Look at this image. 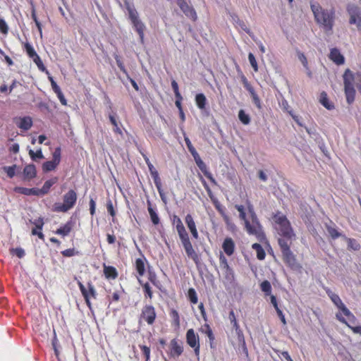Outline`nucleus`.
<instances>
[{"mask_svg": "<svg viewBox=\"0 0 361 361\" xmlns=\"http://www.w3.org/2000/svg\"><path fill=\"white\" fill-rule=\"evenodd\" d=\"M347 242H348V247L349 249L356 251V250H358L360 247V244L355 239L347 238Z\"/></svg>", "mask_w": 361, "mask_h": 361, "instance_id": "e433bc0d", "label": "nucleus"}, {"mask_svg": "<svg viewBox=\"0 0 361 361\" xmlns=\"http://www.w3.org/2000/svg\"><path fill=\"white\" fill-rule=\"evenodd\" d=\"M348 326L352 329L355 334L361 335V326H353L351 324H348Z\"/></svg>", "mask_w": 361, "mask_h": 361, "instance_id": "e2e57ef3", "label": "nucleus"}, {"mask_svg": "<svg viewBox=\"0 0 361 361\" xmlns=\"http://www.w3.org/2000/svg\"><path fill=\"white\" fill-rule=\"evenodd\" d=\"M249 218L246 217L245 212L240 214V218L244 221L246 231L258 238L262 235V227L252 206L248 207Z\"/></svg>", "mask_w": 361, "mask_h": 361, "instance_id": "7ed1b4c3", "label": "nucleus"}, {"mask_svg": "<svg viewBox=\"0 0 361 361\" xmlns=\"http://www.w3.org/2000/svg\"><path fill=\"white\" fill-rule=\"evenodd\" d=\"M185 252L188 255V257L190 259H192L194 262L197 264L200 262V258L197 255V253L195 251V250L192 247V243L187 245L183 247Z\"/></svg>", "mask_w": 361, "mask_h": 361, "instance_id": "dca6fc26", "label": "nucleus"}, {"mask_svg": "<svg viewBox=\"0 0 361 361\" xmlns=\"http://www.w3.org/2000/svg\"><path fill=\"white\" fill-rule=\"evenodd\" d=\"M106 208L108 212L110 214L111 216H115V211L114 209L113 203L111 200H109L106 202Z\"/></svg>", "mask_w": 361, "mask_h": 361, "instance_id": "3c124183", "label": "nucleus"}, {"mask_svg": "<svg viewBox=\"0 0 361 361\" xmlns=\"http://www.w3.org/2000/svg\"><path fill=\"white\" fill-rule=\"evenodd\" d=\"M326 228H327L328 233L333 238H337L341 235V234L338 232V231L335 228L328 226L326 227Z\"/></svg>", "mask_w": 361, "mask_h": 361, "instance_id": "79ce46f5", "label": "nucleus"}, {"mask_svg": "<svg viewBox=\"0 0 361 361\" xmlns=\"http://www.w3.org/2000/svg\"><path fill=\"white\" fill-rule=\"evenodd\" d=\"M171 87L174 91V93H175V96L177 99H182V97L179 92V90H178V83L175 81V80H173L172 82H171Z\"/></svg>", "mask_w": 361, "mask_h": 361, "instance_id": "a18cd8bd", "label": "nucleus"}, {"mask_svg": "<svg viewBox=\"0 0 361 361\" xmlns=\"http://www.w3.org/2000/svg\"><path fill=\"white\" fill-rule=\"evenodd\" d=\"M0 31L4 35H6L8 31V25L4 19H0Z\"/></svg>", "mask_w": 361, "mask_h": 361, "instance_id": "49530a36", "label": "nucleus"}, {"mask_svg": "<svg viewBox=\"0 0 361 361\" xmlns=\"http://www.w3.org/2000/svg\"><path fill=\"white\" fill-rule=\"evenodd\" d=\"M16 191L25 195H40L39 189L36 188H16Z\"/></svg>", "mask_w": 361, "mask_h": 361, "instance_id": "412c9836", "label": "nucleus"}, {"mask_svg": "<svg viewBox=\"0 0 361 361\" xmlns=\"http://www.w3.org/2000/svg\"><path fill=\"white\" fill-rule=\"evenodd\" d=\"M96 203L93 199H90V212L92 215H94L95 212Z\"/></svg>", "mask_w": 361, "mask_h": 361, "instance_id": "052dcab7", "label": "nucleus"}, {"mask_svg": "<svg viewBox=\"0 0 361 361\" xmlns=\"http://www.w3.org/2000/svg\"><path fill=\"white\" fill-rule=\"evenodd\" d=\"M54 338L52 340V345H53L55 354L56 355H58V354H59V351H58V349H57L58 339L56 338L55 331H54Z\"/></svg>", "mask_w": 361, "mask_h": 361, "instance_id": "4d7b16f0", "label": "nucleus"}, {"mask_svg": "<svg viewBox=\"0 0 361 361\" xmlns=\"http://www.w3.org/2000/svg\"><path fill=\"white\" fill-rule=\"evenodd\" d=\"M274 221L279 226L277 229L279 234L288 242H291L295 237V234L286 217L279 213L274 216Z\"/></svg>", "mask_w": 361, "mask_h": 361, "instance_id": "39448f33", "label": "nucleus"}, {"mask_svg": "<svg viewBox=\"0 0 361 361\" xmlns=\"http://www.w3.org/2000/svg\"><path fill=\"white\" fill-rule=\"evenodd\" d=\"M33 61L35 63V64L37 66L39 70L44 71L45 67L39 56H35V59H33Z\"/></svg>", "mask_w": 361, "mask_h": 361, "instance_id": "603ef678", "label": "nucleus"}, {"mask_svg": "<svg viewBox=\"0 0 361 361\" xmlns=\"http://www.w3.org/2000/svg\"><path fill=\"white\" fill-rule=\"evenodd\" d=\"M104 273L106 277L108 279H116L118 275L116 269L114 267L110 266H104Z\"/></svg>", "mask_w": 361, "mask_h": 361, "instance_id": "5701e85b", "label": "nucleus"}, {"mask_svg": "<svg viewBox=\"0 0 361 361\" xmlns=\"http://www.w3.org/2000/svg\"><path fill=\"white\" fill-rule=\"evenodd\" d=\"M109 117V120H110L111 124L114 126V132L121 135L122 131L118 126V121H117V118H116V116L110 114Z\"/></svg>", "mask_w": 361, "mask_h": 361, "instance_id": "72a5a7b5", "label": "nucleus"}, {"mask_svg": "<svg viewBox=\"0 0 361 361\" xmlns=\"http://www.w3.org/2000/svg\"><path fill=\"white\" fill-rule=\"evenodd\" d=\"M25 49L27 54V55L33 60L35 59V56H38V54L36 53L32 45L29 43L25 44Z\"/></svg>", "mask_w": 361, "mask_h": 361, "instance_id": "473e14b6", "label": "nucleus"}, {"mask_svg": "<svg viewBox=\"0 0 361 361\" xmlns=\"http://www.w3.org/2000/svg\"><path fill=\"white\" fill-rule=\"evenodd\" d=\"M186 338L188 344L195 349L196 355L199 354L200 343L199 336L197 335L192 329H189L186 334Z\"/></svg>", "mask_w": 361, "mask_h": 361, "instance_id": "9d476101", "label": "nucleus"}, {"mask_svg": "<svg viewBox=\"0 0 361 361\" xmlns=\"http://www.w3.org/2000/svg\"><path fill=\"white\" fill-rule=\"evenodd\" d=\"M185 221L190 231L196 228L195 223L190 214L186 215Z\"/></svg>", "mask_w": 361, "mask_h": 361, "instance_id": "c9c22d12", "label": "nucleus"}, {"mask_svg": "<svg viewBox=\"0 0 361 361\" xmlns=\"http://www.w3.org/2000/svg\"><path fill=\"white\" fill-rule=\"evenodd\" d=\"M59 164L54 161H49L44 163L42 169L44 171H50L54 170Z\"/></svg>", "mask_w": 361, "mask_h": 361, "instance_id": "f704fd0d", "label": "nucleus"}, {"mask_svg": "<svg viewBox=\"0 0 361 361\" xmlns=\"http://www.w3.org/2000/svg\"><path fill=\"white\" fill-rule=\"evenodd\" d=\"M77 200V194L70 190L63 195V203H55L53 206V211L56 212H66L73 207Z\"/></svg>", "mask_w": 361, "mask_h": 361, "instance_id": "423d86ee", "label": "nucleus"}, {"mask_svg": "<svg viewBox=\"0 0 361 361\" xmlns=\"http://www.w3.org/2000/svg\"><path fill=\"white\" fill-rule=\"evenodd\" d=\"M219 263L221 269L224 271L226 279L229 281L233 279L234 275L233 270L229 267L226 257L221 252L219 256Z\"/></svg>", "mask_w": 361, "mask_h": 361, "instance_id": "9b49d317", "label": "nucleus"}, {"mask_svg": "<svg viewBox=\"0 0 361 361\" xmlns=\"http://www.w3.org/2000/svg\"><path fill=\"white\" fill-rule=\"evenodd\" d=\"M29 154L32 160L35 161L37 159H43L44 156L42 154L41 149L35 152L32 149L29 150Z\"/></svg>", "mask_w": 361, "mask_h": 361, "instance_id": "ea45409f", "label": "nucleus"}, {"mask_svg": "<svg viewBox=\"0 0 361 361\" xmlns=\"http://www.w3.org/2000/svg\"><path fill=\"white\" fill-rule=\"evenodd\" d=\"M37 228H35L32 230V235H37L40 239H44V234L41 232V231H37Z\"/></svg>", "mask_w": 361, "mask_h": 361, "instance_id": "69168bd1", "label": "nucleus"}, {"mask_svg": "<svg viewBox=\"0 0 361 361\" xmlns=\"http://www.w3.org/2000/svg\"><path fill=\"white\" fill-rule=\"evenodd\" d=\"M329 58L338 65L344 63V57L337 49H332L331 50Z\"/></svg>", "mask_w": 361, "mask_h": 361, "instance_id": "f3484780", "label": "nucleus"}, {"mask_svg": "<svg viewBox=\"0 0 361 361\" xmlns=\"http://www.w3.org/2000/svg\"><path fill=\"white\" fill-rule=\"evenodd\" d=\"M135 267L139 275L143 276L145 272V263L142 259L138 258L135 260Z\"/></svg>", "mask_w": 361, "mask_h": 361, "instance_id": "bb28decb", "label": "nucleus"}, {"mask_svg": "<svg viewBox=\"0 0 361 361\" xmlns=\"http://www.w3.org/2000/svg\"><path fill=\"white\" fill-rule=\"evenodd\" d=\"M16 168V165H13L11 166H4L3 170L7 173L9 178H13L15 176Z\"/></svg>", "mask_w": 361, "mask_h": 361, "instance_id": "58836bf2", "label": "nucleus"}, {"mask_svg": "<svg viewBox=\"0 0 361 361\" xmlns=\"http://www.w3.org/2000/svg\"><path fill=\"white\" fill-rule=\"evenodd\" d=\"M347 11L350 16L349 23L356 24L357 29L361 32V11L359 7L354 4H349Z\"/></svg>", "mask_w": 361, "mask_h": 361, "instance_id": "6e6552de", "label": "nucleus"}, {"mask_svg": "<svg viewBox=\"0 0 361 361\" xmlns=\"http://www.w3.org/2000/svg\"><path fill=\"white\" fill-rule=\"evenodd\" d=\"M177 4L182 10V11L189 18L195 20L197 19V14L195 10L190 7L187 2L184 0H177Z\"/></svg>", "mask_w": 361, "mask_h": 361, "instance_id": "f8f14e48", "label": "nucleus"}, {"mask_svg": "<svg viewBox=\"0 0 361 361\" xmlns=\"http://www.w3.org/2000/svg\"><path fill=\"white\" fill-rule=\"evenodd\" d=\"M188 295L191 302L196 304L197 302V296L195 290L193 288L189 289Z\"/></svg>", "mask_w": 361, "mask_h": 361, "instance_id": "37998d69", "label": "nucleus"}, {"mask_svg": "<svg viewBox=\"0 0 361 361\" xmlns=\"http://www.w3.org/2000/svg\"><path fill=\"white\" fill-rule=\"evenodd\" d=\"M222 248L225 253L231 256L234 252L235 243L231 238H226L222 245Z\"/></svg>", "mask_w": 361, "mask_h": 361, "instance_id": "4468645a", "label": "nucleus"}, {"mask_svg": "<svg viewBox=\"0 0 361 361\" xmlns=\"http://www.w3.org/2000/svg\"><path fill=\"white\" fill-rule=\"evenodd\" d=\"M148 167H149V171L151 173V175L152 176V178H154V184H157V183H160L161 182V180L159 178V173L157 172V171L154 169V167L153 166V165L150 163H148Z\"/></svg>", "mask_w": 361, "mask_h": 361, "instance_id": "2f4dec72", "label": "nucleus"}, {"mask_svg": "<svg viewBox=\"0 0 361 361\" xmlns=\"http://www.w3.org/2000/svg\"><path fill=\"white\" fill-rule=\"evenodd\" d=\"M10 253L16 255L18 258H23L25 255V250L21 247L11 248L10 249Z\"/></svg>", "mask_w": 361, "mask_h": 361, "instance_id": "4c0bfd02", "label": "nucleus"}, {"mask_svg": "<svg viewBox=\"0 0 361 361\" xmlns=\"http://www.w3.org/2000/svg\"><path fill=\"white\" fill-rule=\"evenodd\" d=\"M32 224L35 226V228L41 230L44 225V221L42 218H39L37 220H35Z\"/></svg>", "mask_w": 361, "mask_h": 361, "instance_id": "5fc2aeb1", "label": "nucleus"}, {"mask_svg": "<svg viewBox=\"0 0 361 361\" xmlns=\"http://www.w3.org/2000/svg\"><path fill=\"white\" fill-rule=\"evenodd\" d=\"M300 61L302 62V65L304 66V67L306 68V69H308V66H307V60L306 59V57L303 55V54H301L300 56Z\"/></svg>", "mask_w": 361, "mask_h": 361, "instance_id": "774afa93", "label": "nucleus"}, {"mask_svg": "<svg viewBox=\"0 0 361 361\" xmlns=\"http://www.w3.org/2000/svg\"><path fill=\"white\" fill-rule=\"evenodd\" d=\"M15 123L19 128L24 130H29L32 126V118L29 116L16 118Z\"/></svg>", "mask_w": 361, "mask_h": 361, "instance_id": "ddd939ff", "label": "nucleus"}, {"mask_svg": "<svg viewBox=\"0 0 361 361\" xmlns=\"http://www.w3.org/2000/svg\"><path fill=\"white\" fill-rule=\"evenodd\" d=\"M171 317H172L175 325L178 327L180 325V319L178 312L175 310H173L171 312Z\"/></svg>", "mask_w": 361, "mask_h": 361, "instance_id": "c03bdc74", "label": "nucleus"}, {"mask_svg": "<svg viewBox=\"0 0 361 361\" xmlns=\"http://www.w3.org/2000/svg\"><path fill=\"white\" fill-rule=\"evenodd\" d=\"M58 181L57 177H54L48 180H47L42 188L41 189H39V192L40 195H45L48 193L49 188L55 184Z\"/></svg>", "mask_w": 361, "mask_h": 361, "instance_id": "6ab92c4d", "label": "nucleus"}, {"mask_svg": "<svg viewBox=\"0 0 361 361\" xmlns=\"http://www.w3.org/2000/svg\"><path fill=\"white\" fill-rule=\"evenodd\" d=\"M261 290L265 293L266 295H271V286L269 281H264L260 284Z\"/></svg>", "mask_w": 361, "mask_h": 361, "instance_id": "7c9ffc66", "label": "nucleus"}, {"mask_svg": "<svg viewBox=\"0 0 361 361\" xmlns=\"http://www.w3.org/2000/svg\"><path fill=\"white\" fill-rule=\"evenodd\" d=\"M58 98L59 99L61 103L63 105H66V99H65V97L63 96L62 92H59L57 94Z\"/></svg>", "mask_w": 361, "mask_h": 361, "instance_id": "338daca9", "label": "nucleus"}, {"mask_svg": "<svg viewBox=\"0 0 361 361\" xmlns=\"http://www.w3.org/2000/svg\"><path fill=\"white\" fill-rule=\"evenodd\" d=\"M252 98L253 103L257 106V108L260 109L261 108L260 99H259V97L257 95V94L252 96Z\"/></svg>", "mask_w": 361, "mask_h": 361, "instance_id": "0e129e2a", "label": "nucleus"}, {"mask_svg": "<svg viewBox=\"0 0 361 361\" xmlns=\"http://www.w3.org/2000/svg\"><path fill=\"white\" fill-rule=\"evenodd\" d=\"M87 286H88L87 292L89 293V297L92 296V298H95L96 297V290H95L94 286L90 283H88Z\"/></svg>", "mask_w": 361, "mask_h": 361, "instance_id": "6e6d98bb", "label": "nucleus"}, {"mask_svg": "<svg viewBox=\"0 0 361 361\" xmlns=\"http://www.w3.org/2000/svg\"><path fill=\"white\" fill-rule=\"evenodd\" d=\"M310 7L316 22L319 25L322 26L325 32H331L335 20L334 10L323 9L322 6L316 2H312Z\"/></svg>", "mask_w": 361, "mask_h": 361, "instance_id": "f257e3e1", "label": "nucleus"}, {"mask_svg": "<svg viewBox=\"0 0 361 361\" xmlns=\"http://www.w3.org/2000/svg\"><path fill=\"white\" fill-rule=\"evenodd\" d=\"M185 141L189 151L192 153V155L195 156V154H197V152L194 147L192 146L190 139L188 137H185Z\"/></svg>", "mask_w": 361, "mask_h": 361, "instance_id": "09e8293b", "label": "nucleus"}, {"mask_svg": "<svg viewBox=\"0 0 361 361\" xmlns=\"http://www.w3.org/2000/svg\"><path fill=\"white\" fill-rule=\"evenodd\" d=\"M53 161L59 164L61 160V149L57 147L53 153Z\"/></svg>", "mask_w": 361, "mask_h": 361, "instance_id": "de8ad7c7", "label": "nucleus"}, {"mask_svg": "<svg viewBox=\"0 0 361 361\" xmlns=\"http://www.w3.org/2000/svg\"><path fill=\"white\" fill-rule=\"evenodd\" d=\"M142 350L145 355L146 361H147L149 359V355H150V350L148 347L143 345L141 346Z\"/></svg>", "mask_w": 361, "mask_h": 361, "instance_id": "bf43d9fd", "label": "nucleus"}, {"mask_svg": "<svg viewBox=\"0 0 361 361\" xmlns=\"http://www.w3.org/2000/svg\"><path fill=\"white\" fill-rule=\"evenodd\" d=\"M248 60L250 61L251 66L253 68L254 71L255 72H257L258 71L257 63L255 56L252 53H250L248 54Z\"/></svg>", "mask_w": 361, "mask_h": 361, "instance_id": "a19ab883", "label": "nucleus"}, {"mask_svg": "<svg viewBox=\"0 0 361 361\" xmlns=\"http://www.w3.org/2000/svg\"><path fill=\"white\" fill-rule=\"evenodd\" d=\"M319 102L327 109L331 110V109H334V105H332L329 103V99L327 97V94L326 92H322L321 93Z\"/></svg>", "mask_w": 361, "mask_h": 361, "instance_id": "b1692460", "label": "nucleus"}, {"mask_svg": "<svg viewBox=\"0 0 361 361\" xmlns=\"http://www.w3.org/2000/svg\"><path fill=\"white\" fill-rule=\"evenodd\" d=\"M291 242H288L285 239L279 238V244L280 245L283 260L292 268L296 269L299 267L295 257L290 249Z\"/></svg>", "mask_w": 361, "mask_h": 361, "instance_id": "0eeeda50", "label": "nucleus"}, {"mask_svg": "<svg viewBox=\"0 0 361 361\" xmlns=\"http://www.w3.org/2000/svg\"><path fill=\"white\" fill-rule=\"evenodd\" d=\"M143 288L145 290L146 295L151 299L152 298V292L149 284L146 283L145 284H144Z\"/></svg>", "mask_w": 361, "mask_h": 361, "instance_id": "864d4df0", "label": "nucleus"}, {"mask_svg": "<svg viewBox=\"0 0 361 361\" xmlns=\"http://www.w3.org/2000/svg\"><path fill=\"white\" fill-rule=\"evenodd\" d=\"M73 227V223L72 221H68L65 225L59 228L56 231V233L63 236L68 235Z\"/></svg>", "mask_w": 361, "mask_h": 361, "instance_id": "aec40b11", "label": "nucleus"}, {"mask_svg": "<svg viewBox=\"0 0 361 361\" xmlns=\"http://www.w3.org/2000/svg\"><path fill=\"white\" fill-rule=\"evenodd\" d=\"M238 118L244 125H248L250 123V116L243 109L238 112Z\"/></svg>", "mask_w": 361, "mask_h": 361, "instance_id": "c85d7f7f", "label": "nucleus"}, {"mask_svg": "<svg viewBox=\"0 0 361 361\" xmlns=\"http://www.w3.org/2000/svg\"><path fill=\"white\" fill-rule=\"evenodd\" d=\"M206 101V97L202 93L197 94L195 97L196 104L200 109H204Z\"/></svg>", "mask_w": 361, "mask_h": 361, "instance_id": "393cba45", "label": "nucleus"}, {"mask_svg": "<svg viewBox=\"0 0 361 361\" xmlns=\"http://www.w3.org/2000/svg\"><path fill=\"white\" fill-rule=\"evenodd\" d=\"M171 354L173 357H178L183 353L182 345L175 339L171 341Z\"/></svg>", "mask_w": 361, "mask_h": 361, "instance_id": "a211bd4d", "label": "nucleus"}, {"mask_svg": "<svg viewBox=\"0 0 361 361\" xmlns=\"http://www.w3.org/2000/svg\"><path fill=\"white\" fill-rule=\"evenodd\" d=\"M147 204H148V212L149 213L151 220L154 225H157L159 223V218L157 214L156 213V212L152 207L151 203L149 201L147 202Z\"/></svg>", "mask_w": 361, "mask_h": 361, "instance_id": "a878e982", "label": "nucleus"}, {"mask_svg": "<svg viewBox=\"0 0 361 361\" xmlns=\"http://www.w3.org/2000/svg\"><path fill=\"white\" fill-rule=\"evenodd\" d=\"M156 317L157 314L154 307L152 305H145L142 309L140 322L143 320L148 324L152 325L154 322Z\"/></svg>", "mask_w": 361, "mask_h": 361, "instance_id": "1a4fd4ad", "label": "nucleus"}, {"mask_svg": "<svg viewBox=\"0 0 361 361\" xmlns=\"http://www.w3.org/2000/svg\"><path fill=\"white\" fill-rule=\"evenodd\" d=\"M156 185V188L159 192V194L160 195V197L161 199L162 200L163 202H166V197H165V195L163 192V190L161 188V182L160 183H157V184H155Z\"/></svg>", "mask_w": 361, "mask_h": 361, "instance_id": "8fccbe9b", "label": "nucleus"}, {"mask_svg": "<svg viewBox=\"0 0 361 361\" xmlns=\"http://www.w3.org/2000/svg\"><path fill=\"white\" fill-rule=\"evenodd\" d=\"M50 81H51V87H52L53 90L54 91V92L56 94H57L58 92H61L60 87L57 85V84L53 80L52 78H50Z\"/></svg>", "mask_w": 361, "mask_h": 361, "instance_id": "13d9d810", "label": "nucleus"}, {"mask_svg": "<svg viewBox=\"0 0 361 361\" xmlns=\"http://www.w3.org/2000/svg\"><path fill=\"white\" fill-rule=\"evenodd\" d=\"M258 177L263 182H266L267 180V176L266 173L262 170L259 171Z\"/></svg>", "mask_w": 361, "mask_h": 361, "instance_id": "680f3d73", "label": "nucleus"}, {"mask_svg": "<svg viewBox=\"0 0 361 361\" xmlns=\"http://www.w3.org/2000/svg\"><path fill=\"white\" fill-rule=\"evenodd\" d=\"M326 293L329 297L331 298V301L334 303L335 305H336L338 308H340L344 305L338 295L331 290H327Z\"/></svg>", "mask_w": 361, "mask_h": 361, "instance_id": "4be33fe9", "label": "nucleus"}, {"mask_svg": "<svg viewBox=\"0 0 361 361\" xmlns=\"http://www.w3.org/2000/svg\"><path fill=\"white\" fill-rule=\"evenodd\" d=\"M252 248L257 252V257L259 259L262 260L265 257V252L262 246L258 243H254L252 245Z\"/></svg>", "mask_w": 361, "mask_h": 361, "instance_id": "cd10ccee", "label": "nucleus"}, {"mask_svg": "<svg viewBox=\"0 0 361 361\" xmlns=\"http://www.w3.org/2000/svg\"><path fill=\"white\" fill-rule=\"evenodd\" d=\"M344 90L346 96L347 102L350 104L355 99V90L354 89V82H356L357 87L360 89L361 84V74L357 73L355 76L353 73L347 69L343 74Z\"/></svg>", "mask_w": 361, "mask_h": 361, "instance_id": "f03ea898", "label": "nucleus"}, {"mask_svg": "<svg viewBox=\"0 0 361 361\" xmlns=\"http://www.w3.org/2000/svg\"><path fill=\"white\" fill-rule=\"evenodd\" d=\"M24 179L30 180L35 177L36 169L35 165L29 164L24 168L23 170Z\"/></svg>", "mask_w": 361, "mask_h": 361, "instance_id": "2eb2a0df", "label": "nucleus"}, {"mask_svg": "<svg viewBox=\"0 0 361 361\" xmlns=\"http://www.w3.org/2000/svg\"><path fill=\"white\" fill-rule=\"evenodd\" d=\"M339 309L343 312V313L345 316L348 317L350 323L355 324V316L350 312V311L345 307V305L341 306Z\"/></svg>", "mask_w": 361, "mask_h": 361, "instance_id": "c756f323", "label": "nucleus"}, {"mask_svg": "<svg viewBox=\"0 0 361 361\" xmlns=\"http://www.w3.org/2000/svg\"><path fill=\"white\" fill-rule=\"evenodd\" d=\"M124 5L128 12L129 18L133 25V27L137 32L141 42H143L144 31L145 29L144 23L140 20L137 11L128 0H124Z\"/></svg>", "mask_w": 361, "mask_h": 361, "instance_id": "20e7f679", "label": "nucleus"}]
</instances>
